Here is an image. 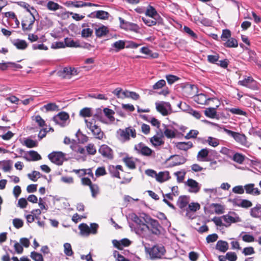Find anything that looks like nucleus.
Returning a JSON list of instances; mask_svg holds the SVG:
<instances>
[{"mask_svg":"<svg viewBox=\"0 0 261 261\" xmlns=\"http://www.w3.org/2000/svg\"><path fill=\"white\" fill-rule=\"evenodd\" d=\"M144 217H143L145 222L149 225V229H147L153 234L159 236L161 234V229L162 228L159 223L158 221L152 218L149 215L143 214Z\"/></svg>","mask_w":261,"mask_h":261,"instance_id":"obj_1","label":"nucleus"},{"mask_svg":"<svg viewBox=\"0 0 261 261\" xmlns=\"http://www.w3.org/2000/svg\"><path fill=\"white\" fill-rule=\"evenodd\" d=\"M145 249L151 259H161L166 252V249L162 245H155L151 248L145 247Z\"/></svg>","mask_w":261,"mask_h":261,"instance_id":"obj_2","label":"nucleus"},{"mask_svg":"<svg viewBox=\"0 0 261 261\" xmlns=\"http://www.w3.org/2000/svg\"><path fill=\"white\" fill-rule=\"evenodd\" d=\"M117 134L118 139L123 141H128L130 139V136L133 138L136 137V130L131 127H126L124 129L120 128L117 131Z\"/></svg>","mask_w":261,"mask_h":261,"instance_id":"obj_3","label":"nucleus"},{"mask_svg":"<svg viewBox=\"0 0 261 261\" xmlns=\"http://www.w3.org/2000/svg\"><path fill=\"white\" fill-rule=\"evenodd\" d=\"M85 122L87 127L91 131L96 139L100 140L103 138V133L101 131V128L95 124V119H92L90 121L85 119Z\"/></svg>","mask_w":261,"mask_h":261,"instance_id":"obj_4","label":"nucleus"},{"mask_svg":"<svg viewBox=\"0 0 261 261\" xmlns=\"http://www.w3.org/2000/svg\"><path fill=\"white\" fill-rule=\"evenodd\" d=\"M131 219L137 224L135 231L137 233H140L145 231L146 229H149V225L142 222L141 219L135 214L131 215Z\"/></svg>","mask_w":261,"mask_h":261,"instance_id":"obj_5","label":"nucleus"},{"mask_svg":"<svg viewBox=\"0 0 261 261\" xmlns=\"http://www.w3.org/2000/svg\"><path fill=\"white\" fill-rule=\"evenodd\" d=\"M49 160L57 165H62L64 161L65 154L61 151H54L48 155Z\"/></svg>","mask_w":261,"mask_h":261,"instance_id":"obj_6","label":"nucleus"},{"mask_svg":"<svg viewBox=\"0 0 261 261\" xmlns=\"http://www.w3.org/2000/svg\"><path fill=\"white\" fill-rule=\"evenodd\" d=\"M69 119V114L63 111L60 112L52 118L56 124L60 125L61 127H64L67 125L66 121Z\"/></svg>","mask_w":261,"mask_h":261,"instance_id":"obj_7","label":"nucleus"},{"mask_svg":"<svg viewBox=\"0 0 261 261\" xmlns=\"http://www.w3.org/2000/svg\"><path fill=\"white\" fill-rule=\"evenodd\" d=\"M229 201L232 203L233 206H237L244 208H248L252 206V203L247 199H240L238 198L229 199Z\"/></svg>","mask_w":261,"mask_h":261,"instance_id":"obj_8","label":"nucleus"},{"mask_svg":"<svg viewBox=\"0 0 261 261\" xmlns=\"http://www.w3.org/2000/svg\"><path fill=\"white\" fill-rule=\"evenodd\" d=\"M155 106L157 111L163 116H167L169 114L166 107L170 110H171V106L168 102L161 101V102H156Z\"/></svg>","mask_w":261,"mask_h":261,"instance_id":"obj_9","label":"nucleus"},{"mask_svg":"<svg viewBox=\"0 0 261 261\" xmlns=\"http://www.w3.org/2000/svg\"><path fill=\"white\" fill-rule=\"evenodd\" d=\"M183 88L185 94L188 97H194L198 92V88L195 85L186 83L184 84Z\"/></svg>","mask_w":261,"mask_h":261,"instance_id":"obj_10","label":"nucleus"},{"mask_svg":"<svg viewBox=\"0 0 261 261\" xmlns=\"http://www.w3.org/2000/svg\"><path fill=\"white\" fill-rule=\"evenodd\" d=\"M134 149L137 151L138 153L144 156H149L152 152V150L142 142L135 145Z\"/></svg>","mask_w":261,"mask_h":261,"instance_id":"obj_11","label":"nucleus"},{"mask_svg":"<svg viewBox=\"0 0 261 261\" xmlns=\"http://www.w3.org/2000/svg\"><path fill=\"white\" fill-rule=\"evenodd\" d=\"M173 158H175V161H173L169 164V167H173L174 166L184 164L186 162L187 160L186 158L182 155L174 154L171 155L168 159H167L166 161L170 160Z\"/></svg>","mask_w":261,"mask_h":261,"instance_id":"obj_12","label":"nucleus"},{"mask_svg":"<svg viewBox=\"0 0 261 261\" xmlns=\"http://www.w3.org/2000/svg\"><path fill=\"white\" fill-rule=\"evenodd\" d=\"M126 41L119 40L114 42L111 45V47L109 49L110 52L118 53L125 47Z\"/></svg>","mask_w":261,"mask_h":261,"instance_id":"obj_13","label":"nucleus"},{"mask_svg":"<svg viewBox=\"0 0 261 261\" xmlns=\"http://www.w3.org/2000/svg\"><path fill=\"white\" fill-rule=\"evenodd\" d=\"M87 16L89 18H96L99 19L106 20L108 19L109 13L103 10H98L90 13Z\"/></svg>","mask_w":261,"mask_h":261,"instance_id":"obj_14","label":"nucleus"},{"mask_svg":"<svg viewBox=\"0 0 261 261\" xmlns=\"http://www.w3.org/2000/svg\"><path fill=\"white\" fill-rule=\"evenodd\" d=\"M99 152L105 158L112 159L113 158L112 149L107 145H102L99 150Z\"/></svg>","mask_w":261,"mask_h":261,"instance_id":"obj_15","label":"nucleus"},{"mask_svg":"<svg viewBox=\"0 0 261 261\" xmlns=\"http://www.w3.org/2000/svg\"><path fill=\"white\" fill-rule=\"evenodd\" d=\"M194 99L195 102L200 105H208L207 101L214 99L213 98H207L206 95L200 93L196 94L194 96Z\"/></svg>","mask_w":261,"mask_h":261,"instance_id":"obj_16","label":"nucleus"},{"mask_svg":"<svg viewBox=\"0 0 261 261\" xmlns=\"http://www.w3.org/2000/svg\"><path fill=\"white\" fill-rule=\"evenodd\" d=\"M187 185L190 188L189 191L193 193H198L200 189V187L199 186V184L195 180L189 178L187 182Z\"/></svg>","mask_w":261,"mask_h":261,"instance_id":"obj_17","label":"nucleus"},{"mask_svg":"<svg viewBox=\"0 0 261 261\" xmlns=\"http://www.w3.org/2000/svg\"><path fill=\"white\" fill-rule=\"evenodd\" d=\"M254 184H249L244 186L246 193L252 195H259L260 194V190L257 188H254Z\"/></svg>","mask_w":261,"mask_h":261,"instance_id":"obj_18","label":"nucleus"},{"mask_svg":"<svg viewBox=\"0 0 261 261\" xmlns=\"http://www.w3.org/2000/svg\"><path fill=\"white\" fill-rule=\"evenodd\" d=\"M251 217L261 220V204L257 203L255 206L250 210Z\"/></svg>","mask_w":261,"mask_h":261,"instance_id":"obj_19","label":"nucleus"},{"mask_svg":"<svg viewBox=\"0 0 261 261\" xmlns=\"http://www.w3.org/2000/svg\"><path fill=\"white\" fill-rule=\"evenodd\" d=\"M222 218L223 220L227 224L224 225V226L226 227L229 226L231 223L239 222L241 221V218L238 216L233 217L229 215V214H227L223 215Z\"/></svg>","mask_w":261,"mask_h":261,"instance_id":"obj_20","label":"nucleus"},{"mask_svg":"<svg viewBox=\"0 0 261 261\" xmlns=\"http://www.w3.org/2000/svg\"><path fill=\"white\" fill-rule=\"evenodd\" d=\"M190 201V197L186 195L180 196L177 201V205L181 210L187 207Z\"/></svg>","mask_w":261,"mask_h":261,"instance_id":"obj_21","label":"nucleus"},{"mask_svg":"<svg viewBox=\"0 0 261 261\" xmlns=\"http://www.w3.org/2000/svg\"><path fill=\"white\" fill-rule=\"evenodd\" d=\"M233 138L242 145L247 146L248 142L246 136L243 134L236 132Z\"/></svg>","mask_w":261,"mask_h":261,"instance_id":"obj_22","label":"nucleus"},{"mask_svg":"<svg viewBox=\"0 0 261 261\" xmlns=\"http://www.w3.org/2000/svg\"><path fill=\"white\" fill-rule=\"evenodd\" d=\"M219 107V105L216 106L215 108L210 107L208 108H206L204 111V115L210 118H217L218 119L219 117H217V114L216 110Z\"/></svg>","mask_w":261,"mask_h":261,"instance_id":"obj_23","label":"nucleus"},{"mask_svg":"<svg viewBox=\"0 0 261 261\" xmlns=\"http://www.w3.org/2000/svg\"><path fill=\"white\" fill-rule=\"evenodd\" d=\"M12 44L18 49L24 50L27 48L28 44L24 40L17 39L12 41Z\"/></svg>","mask_w":261,"mask_h":261,"instance_id":"obj_24","label":"nucleus"},{"mask_svg":"<svg viewBox=\"0 0 261 261\" xmlns=\"http://www.w3.org/2000/svg\"><path fill=\"white\" fill-rule=\"evenodd\" d=\"M215 248L220 252H225L229 248V245L225 241L219 240L217 242Z\"/></svg>","mask_w":261,"mask_h":261,"instance_id":"obj_25","label":"nucleus"},{"mask_svg":"<svg viewBox=\"0 0 261 261\" xmlns=\"http://www.w3.org/2000/svg\"><path fill=\"white\" fill-rule=\"evenodd\" d=\"M171 178L169 171H161L158 174L156 173L155 179L160 182H163Z\"/></svg>","mask_w":261,"mask_h":261,"instance_id":"obj_26","label":"nucleus"},{"mask_svg":"<svg viewBox=\"0 0 261 261\" xmlns=\"http://www.w3.org/2000/svg\"><path fill=\"white\" fill-rule=\"evenodd\" d=\"M160 132L161 134V137H158L156 135H154L150 139V142L154 146H161L164 143V141L162 139V137H163V133L161 129H160Z\"/></svg>","mask_w":261,"mask_h":261,"instance_id":"obj_27","label":"nucleus"},{"mask_svg":"<svg viewBox=\"0 0 261 261\" xmlns=\"http://www.w3.org/2000/svg\"><path fill=\"white\" fill-rule=\"evenodd\" d=\"M222 44L224 47L227 48H235L238 46L237 40L232 37L227 39L226 41H224Z\"/></svg>","mask_w":261,"mask_h":261,"instance_id":"obj_28","label":"nucleus"},{"mask_svg":"<svg viewBox=\"0 0 261 261\" xmlns=\"http://www.w3.org/2000/svg\"><path fill=\"white\" fill-rule=\"evenodd\" d=\"M175 146L179 150L187 151L193 147V143L191 141L179 142L175 143Z\"/></svg>","mask_w":261,"mask_h":261,"instance_id":"obj_29","label":"nucleus"},{"mask_svg":"<svg viewBox=\"0 0 261 261\" xmlns=\"http://www.w3.org/2000/svg\"><path fill=\"white\" fill-rule=\"evenodd\" d=\"M140 51L144 54L148 56L151 59H156L159 57V54L158 53H153L151 50L149 49L147 47L143 46L141 49Z\"/></svg>","mask_w":261,"mask_h":261,"instance_id":"obj_30","label":"nucleus"},{"mask_svg":"<svg viewBox=\"0 0 261 261\" xmlns=\"http://www.w3.org/2000/svg\"><path fill=\"white\" fill-rule=\"evenodd\" d=\"M74 7L75 8H81L83 7H99L100 5L96 4H93L89 2H84L81 1H74Z\"/></svg>","mask_w":261,"mask_h":261,"instance_id":"obj_31","label":"nucleus"},{"mask_svg":"<svg viewBox=\"0 0 261 261\" xmlns=\"http://www.w3.org/2000/svg\"><path fill=\"white\" fill-rule=\"evenodd\" d=\"M65 47H78L81 46L79 41H74L70 38L66 37L64 39Z\"/></svg>","mask_w":261,"mask_h":261,"instance_id":"obj_32","label":"nucleus"},{"mask_svg":"<svg viewBox=\"0 0 261 261\" xmlns=\"http://www.w3.org/2000/svg\"><path fill=\"white\" fill-rule=\"evenodd\" d=\"M71 73V67H65L63 68V70L58 71V75L62 79H65L66 77L70 78Z\"/></svg>","mask_w":261,"mask_h":261,"instance_id":"obj_33","label":"nucleus"},{"mask_svg":"<svg viewBox=\"0 0 261 261\" xmlns=\"http://www.w3.org/2000/svg\"><path fill=\"white\" fill-rule=\"evenodd\" d=\"M122 160L126 166L129 169H134L136 168L135 163L133 161L132 157L126 156V157L123 158Z\"/></svg>","mask_w":261,"mask_h":261,"instance_id":"obj_34","label":"nucleus"},{"mask_svg":"<svg viewBox=\"0 0 261 261\" xmlns=\"http://www.w3.org/2000/svg\"><path fill=\"white\" fill-rule=\"evenodd\" d=\"M29 154L31 157V159L25 156L24 157L28 161H36L41 159L40 155L36 151L31 150L29 151Z\"/></svg>","mask_w":261,"mask_h":261,"instance_id":"obj_35","label":"nucleus"},{"mask_svg":"<svg viewBox=\"0 0 261 261\" xmlns=\"http://www.w3.org/2000/svg\"><path fill=\"white\" fill-rule=\"evenodd\" d=\"M79 228L82 236H88L90 234L89 227L86 223H82L79 225Z\"/></svg>","mask_w":261,"mask_h":261,"instance_id":"obj_36","label":"nucleus"},{"mask_svg":"<svg viewBox=\"0 0 261 261\" xmlns=\"http://www.w3.org/2000/svg\"><path fill=\"white\" fill-rule=\"evenodd\" d=\"M109 32L108 28L105 25L96 29L95 35L97 37H101L105 36Z\"/></svg>","mask_w":261,"mask_h":261,"instance_id":"obj_37","label":"nucleus"},{"mask_svg":"<svg viewBox=\"0 0 261 261\" xmlns=\"http://www.w3.org/2000/svg\"><path fill=\"white\" fill-rule=\"evenodd\" d=\"M3 164L2 167L3 170L5 172H9L12 169V161L11 160H4L0 161V165Z\"/></svg>","mask_w":261,"mask_h":261,"instance_id":"obj_38","label":"nucleus"},{"mask_svg":"<svg viewBox=\"0 0 261 261\" xmlns=\"http://www.w3.org/2000/svg\"><path fill=\"white\" fill-rule=\"evenodd\" d=\"M164 127V134L167 138H174L176 137V134L174 130L167 128V125L163 124Z\"/></svg>","mask_w":261,"mask_h":261,"instance_id":"obj_39","label":"nucleus"},{"mask_svg":"<svg viewBox=\"0 0 261 261\" xmlns=\"http://www.w3.org/2000/svg\"><path fill=\"white\" fill-rule=\"evenodd\" d=\"M226 110L229 111L232 114L243 115L247 117V113L239 108H226Z\"/></svg>","mask_w":261,"mask_h":261,"instance_id":"obj_40","label":"nucleus"},{"mask_svg":"<svg viewBox=\"0 0 261 261\" xmlns=\"http://www.w3.org/2000/svg\"><path fill=\"white\" fill-rule=\"evenodd\" d=\"M245 159V156L241 153H235L232 157V160L235 162L241 164L243 163Z\"/></svg>","mask_w":261,"mask_h":261,"instance_id":"obj_41","label":"nucleus"},{"mask_svg":"<svg viewBox=\"0 0 261 261\" xmlns=\"http://www.w3.org/2000/svg\"><path fill=\"white\" fill-rule=\"evenodd\" d=\"M211 206L215 207V212L217 214H222L224 213L225 207L224 205L219 203H212Z\"/></svg>","mask_w":261,"mask_h":261,"instance_id":"obj_42","label":"nucleus"},{"mask_svg":"<svg viewBox=\"0 0 261 261\" xmlns=\"http://www.w3.org/2000/svg\"><path fill=\"white\" fill-rule=\"evenodd\" d=\"M209 150L206 148L200 150L197 155L198 160L201 161L208 156Z\"/></svg>","mask_w":261,"mask_h":261,"instance_id":"obj_43","label":"nucleus"},{"mask_svg":"<svg viewBox=\"0 0 261 261\" xmlns=\"http://www.w3.org/2000/svg\"><path fill=\"white\" fill-rule=\"evenodd\" d=\"M92 197L95 198L99 193V188L97 184H92L89 186Z\"/></svg>","mask_w":261,"mask_h":261,"instance_id":"obj_44","label":"nucleus"},{"mask_svg":"<svg viewBox=\"0 0 261 261\" xmlns=\"http://www.w3.org/2000/svg\"><path fill=\"white\" fill-rule=\"evenodd\" d=\"M157 11L155 9L150 5H149L146 10L145 14L150 17H154L155 14H157Z\"/></svg>","mask_w":261,"mask_h":261,"instance_id":"obj_45","label":"nucleus"},{"mask_svg":"<svg viewBox=\"0 0 261 261\" xmlns=\"http://www.w3.org/2000/svg\"><path fill=\"white\" fill-rule=\"evenodd\" d=\"M183 30L192 39L195 40L198 38L197 35L188 27L185 26Z\"/></svg>","mask_w":261,"mask_h":261,"instance_id":"obj_46","label":"nucleus"},{"mask_svg":"<svg viewBox=\"0 0 261 261\" xmlns=\"http://www.w3.org/2000/svg\"><path fill=\"white\" fill-rule=\"evenodd\" d=\"M109 171L112 177L120 178L119 172L114 165H111L109 166Z\"/></svg>","mask_w":261,"mask_h":261,"instance_id":"obj_47","label":"nucleus"},{"mask_svg":"<svg viewBox=\"0 0 261 261\" xmlns=\"http://www.w3.org/2000/svg\"><path fill=\"white\" fill-rule=\"evenodd\" d=\"M127 25L125 30H130L135 32L138 33L140 30L139 25L136 23L129 22L128 23H126Z\"/></svg>","mask_w":261,"mask_h":261,"instance_id":"obj_48","label":"nucleus"},{"mask_svg":"<svg viewBox=\"0 0 261 261\" xmlns=\"http://www.w3.org/2000/svg\"><path fill=\"white\" fill-rule=\"evenodd\" d=\"M103 113H105L106 116L111 121H114L115 118L113 117V115L114 114L115 112L113 110L106 108L103 110Z\"/></svg>","mask_w":261,"mask_h":261,"instance_id":"obj_49","label":"nucleus"},{"mask_svg":"<svg viewBox=\"0 0 261 261\" xmlns=\"http://www.w3.org/2000/svg\"><path fill=\"white\" fill-rule=\"evenodd\" d=\"M46 7L48 10L51 11L57 10L61 7L58 4L50 1L47 3Z\"/></svg>","mask_w":261,"mask_h":261,"instance_id":"obj_50","label":"nucleus"},{"mask_svg":"<svg viewBox=\"0 0 261 261\" xmlns=\"http://www.w3.org/2000/svg\"><path fill=\"white\" fill-rule=\"evenodd\" d=\"M64 252L67 256H70L73 255V252L70 244L66 243L64 244Z\"/></svg>","mask_w":261,"mask_h":261,"instance_id":"obj_51","label":"nucleus"},{"mask_svg":"<svg viewBox=\"0 0 261 261\" xmlns=\"http://www.w3.org/2000/svg\"><path fill=\"white\" fill-rule=\"evenodd\" d=\"M42 174L38 171H33L32 173L28 174V177L33 181H36L38 178H40Z\"/></svg>","mask_w":261,"mask_h":261,"instance_id":"obj_52","label":"nucleus"},{"mask_svg":"<svg viewBox=\"0 0 261 261\" xmlns=\"http://www.w3.org/2000/svg\"><path fill=\"white\" fill-rule=\"evenodd\" d=\"M47 111H59V107L55 103H48L43 106Z\"/></svg>","mask_w":261,"mask_h":261,"instance_id":"obj_53","label":"nucleus"},{"mask_svg":"<svg viewBox=\"0 0 261 261\" xmlns=\"http://www.w3.org/2000/svg\"><path fill=\"white\" fill-rule=\"evenodd\" d=\"M30 256L34 261H44L42 255L34 251L31 253Z\"/></svg>","mask_w":261,"mask_h":261,"instance_id":"obj_54","label":"nucleus"},{"mask_svg":"<svg viewBox=\"0 0 261 261\" xmlns=\"http://www.w3.org/2000/svg\"><path fill=\"white\" fill-rule=\"evenodd\" d=\"M80 115L83 117H91L92 116L91 108H85L82 109L80 112Z\"/></svg>","mask_w":261,"mask_h":261,"instance_id":"obj_55","label":"nucleus"},{"mask_svg":"<svg viewBox=\"0 0 261 261\" xmlns=\"http://www.w3.org/2000/svg\"><path fill=\"white\" fill-rule=\"evenodd\" d=\"M231 33L229 30L224 29L222 31V33L221 36V41H226L227 39L231 38Z\"/></svg>","mask_w":261,"mask_h":261,"instance_id":"obj_56","label":"nucleus"},{"mask_svg":"<svg viewBox=\"0 0 261 261\" xmlns=\"http://www.w3.org/2000/svg\"><path fill=\"white\" fill-rule=\"evenodd\" d=\"M200 208V204L197 202H191L188 204V207L187 210L191 212H196Z\"/></svg>","mask_w":261,"mask_h":261,"instance_id":"obj_57","label":"nucleus"},{"mask_svg":"<svg viewBox=\"0 0 261 261\" xmlns=\"http://www.w3.org/2000/svg\"><path fill=\"white\" fill-rule=\"evenodd\" d=\"M254 79L251 76H247L245 77L244 80L242 81H239L238 82V84L241 85L242 86H244L247 88L248 85L251 81H253Z\"/></svg>","mask_w":261,"mask_h":261,"instance_id":"obj_58","label":"nucleus"},{"mask_svg":"<svg viewBox=\"0 0 261 261\" xmlns=\"http://www.w3.org/2000/svg\"><path fill=\"white\" fill-rule=\"evenodd\" d=\"M166 79L168 83L170 85L173 84L174 82L179 80V77L172 74L166 75Z\"/></svg>","mask_w":261,"mask_h":261,"instance_id":"obj_59","label":"nucleus"},{"mask_svg":"<svg viewBox=\"0 0 261 261\" xmlns=\"http://www.w3.org/2000/svg\"><path fill=\"white\" fill-rule=\"evenodd\" d=\"M166 85V81L164 80H160L152 86L154 90L160 89Z\"/></svg>","mask_w":261,"mask_h":261,"instance_id":"obj_60","label":"nucleus"},{"mask_svg":"<svg viewBox=\"0 0 261 261\" xmlns=\"http://www.w3.org/2000/svg\"><path fill=\"white\" fill-rule=\"evenodd\" d=\"M24 145L28 148H33L37 146V143L31 139L28 138L24 141Z\"/></svg>","mask_w":261,"mask_h":261,"instance_id":"obj_61","label":"nucleus"},{"mask_svg":"<svg viewBox=\"0 0 261 261\" xmlns=\"http://www.w3.org/2000/svg\"><path fill=\"white\" fill-rule=\"evenodd\" d=\"M207 142L210 145L213 147H216L219 144L218 139L212 137H208L207 138Z\"/></svg>","mask_w":261,"mask_h":261,"instance_id":"obj_62","label":"nucleus"},{"mask_svg":"<svg viewBox=\"0 0 261 261\" xmlns=\"http://www.w3.org/2000/svg\"><path fill=\"white\" fill-rule=\"evenodd\" d=\"M219 57V55L218 54L215 55H208L207 61L210 63L217 64V62L218 61Z\"/></svg>","mask_w":261,"mask_h":261,"instance_id":"obj_63","label":"nucleus"},{"mask_svg":"<svg viewBox=\"0 0 261 261\" xmlns=\"http://www.w3.org/2000/svg\"><path fill=\"white\" fill-rule=\"evenodd\" d=\"M225 258L229 261H236L238 257L234 252H228L226 254Z\"/></svg>","mask_w":261,"mask_h":261,"instance_id":"obj_64","label":"nucleus"}]
</instances>
